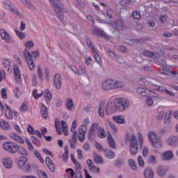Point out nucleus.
I'll use <instances>...</instances> for the list:
<instances>
[{"mask_svg": "<svg viewBox=\"0 0 178 178\" xmlns=\"http://www.w3.org/2000/svg\"><path fill=\"white\" fill-rule=\"evenodd\" d=\"M3 148L10 154H17L19 145L13 142H6L3 145Z\"/></svg>", "mask_w": 178, "mask_h": 178, "instance_id": "6", "label": "nucleus"}, {"mask_svg": "<svg viewBox=\"0 0 178 178\" xmlns=\"http://www.w3.org/2000/svg\"><path fill=\"white\" fill-rule=\"evenodd\" d=\"M65 105H66V108L69 111H72V107L73 106V100L70 98H68L67 99V102L65 103Z\"/></svg>", "mask_w": 178, "mask_h": 178, "instance_id": "46", "label": "nucleus"}, {"mask_svg": "<svg viewBox=\"0 0 178 178\" xmlns=\"http://www.w3.org/2000/svg\"><path fill=\"white\" fill-rule=\"evenodd\" d=\"M68 158H69V148L67 147H65V152L63 154V162H67Z\"/></svg>", "mask_w": 178, "mask_h": 178, "instance_id": "44", "label": "nucleus"}, {"mask_svg": "<svg viewBox=\"0 0 178 178\" xmlns=\"http://www.w3.org/2000/svg\"><path fill=\"white\" fill-rule=\"evenodd\" d=\"M107 54L111 58H118V55H116V54L115 52H113L112 50H111L109 49H107Z\"/></svg>", "mask_w": 178, "mask_h": 178, "instance_id": "58", "label": "nucleus"}, {"mask_svg": "<svg viewBox=\"0 0 178 178\" xmlns=\"http://www.w3.org/2000/svg\"><path fill=\"white\" fill-rule=\"evenodd\" d=\"M2 66L5 67L7 72H9L10 70V61H9V60H4V61L2 63Z\"/></svg>", "mask_w": 178, "mask_h": 178, "instance_id": "45", "label": "nucleus"}, {"mask_svg": "<svg viewBox=\"0 0 178 178\" xmlns=\"http://www.w3.org/2000/svg\"><path fill=\"white\" fill-rule=\"evenodd\" d=\"M6 116L8 119H13V111H12V108L9 106L6 105Z\"/></svg>", "mask_w": 178, "mask_h": 178, "instance_id": "31", "label": "nucleus"}, {"mask_svg": "<svg viewBox=\"0 0 178 178\" xmlns=\"http://www.w3.org/2000/svg\"><path fill=\"white\" fill-rule=\"evenodd\" d=\"M24 55L26 58L30 70H35V64H34V60H33V57L35 59H38V58H40V51L35 50L32 51L31 54L30 51H29V50L25 49L24 51Z\"/></svg>", "mask_w": 178, "mask_h": 178, "instance_id": "1", "label": "nucleus"}, {"mask_svg": "<svg viewBox=\"0 0 178 178\" xmlns=\"http://www.w3.org/2000/svg\"><path fill=\"white\" fill-rule=\"evenodd\" d=\"M106 15L108 17L112 19V17H113V10H112V9L111 8H108L106 11Z\"/></svg>", "mask_w": 178, "mask_h": 178, "instance_id": "63", "label": "nucleus"}, {"mask_svg": "<svg viewBox=\"0 0 178 178\" xmlns=\"http://www.w3.org/2000/svg\"><path fill=\"white\" fill-rule=\"evenodd\" d=\"M18 154H20V155L26 156L29 155V153L27 152V149H24V147H22L18 146L17 152Z\"/></svg>", "mask_w": 178, "mask_h": 178, "instance_id": "43", "label": "nucleus"}, {"mask_svg": "<svg viewBox=\"0 0 178 178\" xmlns=\"http://www.w3.org/2000/svg\"><path fill=\"white\" fill-rule=\"evenodd\" d=\"M44 99L46 102H49L51 99H52V92H51L49 90L46 89L44 90Z\"/></svg>", "mask_w": 178, "mask_h": 178, "instance_id": "37", "label": "nucleus"}, {"mask_svg": "<svg viewBox=\"0 0 178 178\" xmlns=\"http://www.w3.org/2000/svg\"><path fill=\"white\" fill-rule=\"evenodd\" d=\"M92 34L97 35V37H104V38L109 39V35L105 33L104 31L98 27H95L92 31Z\"/></svg>", "mask_w": 178, "mask_h": 178, "instance_id": "16", "label": "nucleus"}, {"mask_svg": "<svg viewBox=\"0 0 178 178\" xmlns=\"http://www.w3.org/2000/svg\"><path fill=\"white\" fill-rule=\"evenodd\" d=\"M86 163L88 165L89 170H90V172H92V173H99V172H101V169L95 166V164H94V162L92 161V160L88 159L86 161Z\"/></svg>", "mask_w": 178, "mask_h": 178, "instance_id": "13", "label": "nucleus"}, {"mask_svg": "<svg viewBox=\"0 0 178 178\" xmlns=\"http://www.w3.org/2000/svg\"><path fill=\"white\" fill-rule=\"evenodd\" d=\"M1 97L3 99H6L8 98V94L6 93V89L2 88L1 90Z\"/></svg>", "mask_w": 178, "mask_h": 178, "instance_id": "61", "label": "nucleus"}, {"mask_svg": "<svg viewBox=\"0 0 178 178\" xmlns=\"http://www.w3.org/2000/svg\"><path fill=\"white\" fill-rule=\"evenodd\" d=\"M132 17H134V19H136V20H138V19H141V15L138 13V11H134L132 13Z\"/></svg>", "mask_w": 178, "mask_h": 178, "instance_id": "56", "label": "nucleus"}, {"mask_svg": "<svg viewBox=\"0 0 178 178\" xmlns=\"http://www.w3.org/2000/svg\"><path fill=\"white\" fill-rule=\"evenodd\" d=\"M3 164L7 169H12L13 166V161H12V159L10 157H6L3 159Z\"/></svg>", "mask_w": 178, "mask_h": 178, "instance_id": "22", "label": "nucleus"}, {"mask_svg": "<svg viewBox=\"0 0 178 178\" xmlns=\"http://www.w3.org/2000/svg\"><path fill=\"white\" fill-rule=\"evenodd\" d=\"M138 137L140 145V147H143L144 145V140L143 139V134L141 133H138Z\"/></svg>", "mask_w": 178, "mask_h": 178, "instance_id": "59", "label": "nucleus"}, {"mask_svg": "<svg viewBox=\"0 0 178 178\" xmlns=\"http://www.w3.org/2000/svg\"><path fill=\"white\" fill-rule=\"evenodd\" d=\"M104 154L106 158L108 159H113L115 158V152L111 150H104Z\"/></svg>", "mask_w": 178, "mask_h": 178, "instance_id": "42", "label": "nucleus"}, {"mask_svg": "<svg viewBox=\"0 0 178 178\" xmlns=\"http://www.w3.org/2000/svg\"><path fill=\"white\" fill-rule=\"evenodd\" d=\"M23 3L26 6V8L31 9V10H35V6L33 5V3H31V0H24Z\"/></svg>", "mask_w": 178, "mask_h": 178, "instance_id": "39", "label": "nucleus"}, {"mask_svg": "<svg viewBox=\"0 0 178 178\" xmlns=\"http://www.w3.org/2000/svg\"><path fill=\"white\" fill-rule=\"evenodd\" d=\"M87 126L81 125V127L79 129V135L78 140L81 141V143H84L86 140V131L87 130Z\"/></svg>", "mask_w": 178, "mask_h": 178, "instance_id": "14", "label": "nucleus"}, {"mask_svg": "<svg viewBox=\"0 0 178 178\" xmlns=\"http://www.w3.org/2000/svg\"><path fill=\"white\" fill-rule=\"evenodd\" d=\"M97 136L99 138H106V132L105 131V129L102 127L98 130Z\"/></svg>", "mask_w": 178, "mask_h": 178, "instance_id": "38", "label": "nucleus"}, {"mask_svg": "<svg viewBox=\"0 0 178 178\" xmlns=\"http://www.w3.org/2000/svg\"><path fill=\"white\" fill-rule=\"evenodd\" d=\"M102 88L103 91H111V85L109 82V79H107L104 81H103L102 84Z\"/></svg>", "mask_w": 178, "mask_h": 178, "instance_id": "28", "label": "nucleus"}, {"mask_svg": "<svg viewBox=\"0 0 178 178\" xmlns=\"http://www.w3.org/2000/svg\"><path fill=\"white\" fill-rule=\"evenodd\" d=\"M9 136L10 138H12V140L17 141V143H19V144H24V140H23V138L17 135V134L13 132V133H10Z\"/></svg>", "mask_w": 178, "mask_h": 178, "instance_id": "19", "label": "nucleus"}, {"mask_svg": "<svg viewBox=\"0 0 178 178\" xmlns=\"http://www.w3.org/2000/svg\"><path fill=\"white\" fill-rule=\"evenodd\" d=\"M34 155L35 156H36V158L38 159V161H40V162H41V163H44V159H42V157L41 156V154H40V153L37 151L34 152Z\"/></svg>", "mask_w": 178, "mask_h": 178, "instance_id": "54", "label": "nucleus"}, {"mask_svg": "<svg viewBox=\"0 0 178 178\" xmlns=\"http://www.w3.org/2000/svg\"><path fill=\"white\" fill-rule=\"evenodd\" d=\"M83 149L85 151H90V149H91V145H90V143L86 142L85 143H83Z\"/></svg>", "mask_w": 178, "mask_h": 178, "instance_id": "60", "label": "nucleus"}, {"mask_svg": "<svg viewBox=\"0 0 178 178\" xmlns=\"http://www.w3.org/2000/svg\"><path fill=\"white\" fill-rule=\"evenodd\" d=\"M13 72H14L15 81H17V83H22V76L20 75V70H19V67H17V65L14 66Z\"/></svg>", "mask_w": 178, "mask_h": 178, "instance_id": "18", "label": "nucleus"}, {"mask_svg": "<svg viewBox=\"0 0 178 178\" xmlns=\"http://www.w3.org/2000/svg\"><path fill=\"white\" fill-rule=\"evenodd\" d=\"M138 162L142 168H144V160L143 159V156H138Z\"/></svg>", "mask_w": 178, "mask_h": 178, "instance_id": "64", "label": "nucleus"}, {"mask_svg": "<svg viewBox=\"0 0 178 178\" xmlns=\"http://www.w3.org/2000/svg\"><path fill=\"white\" fill-rule=\"evenodd\" d=\"M104 106H105L104 105V104H99V116H101V118L105 117V114H104Z\"/></svg>", "mask_w": 178, "mask_h": 178, "instance_id": "49", "label": "nucleus"}, {"mask_svg": "<svg viewBox=\"0 0 178 178\" xmlns=\"http://www.w3.org/2000/svg\"><path fill=\"white\" fill-rule=\"evenodd\" d=\"M27 161L28 159L26 156H22L19 158L17 161V167L19 169H24V166H26V163H27Z\"/></svg>", "mask_w": 178, "mask_h": 178, "instance_id": "20", "label": "nucleus"}, {"mask_svg": "<svg viewBox=\"0 0 178 178\" xmlns=\"http://www.w3.org/2000/svg\"><path fill=\"white\" fill-rule=\"evenodd\" d=\"M107 140L108 141V145L111 148H116V143H115V140H113V138L111 134H108Z\"/></svg>", "mask_w": 178, "mask_h": 178, "instance_id": "32", "label": "nucleus"}, {"mask_svg": "<svg viewBox=\"0 0 178 178\" xmlns=\"http://www.w3.org/2000/svg\"><path fill=\"white\" fill-rule=\"evenodd\" d=\"M108 81L110 83L111 90H116L117 88H122L124 86V83L122 81H119L118 80L108 79Z\"/></svg>", "mask_w": 178, "mask_h": 178, "instance_id": "11", "label": "nucleus"}, {"mask_svg": "<svg viewBox=\"0 0 178 178\" xmlns=\"http://www.w3.org/2000/svg\"><path fill=\"white\" fill-rule=\"evenodd\" d=\"M167 143L171 147H176V145H177L178 144L177 136H171L168 138V139L167 140Z\"/></svg>", "mask_w": 178, "mask_h": 178, "instance_id": "23", "label": "nucleus"}, {"mask_svg": "<svg viewBox=\"0 0 178 178\" xmlns=\"http://www.w3.org/2000/svg\"><path fill=\"white\" fill-rule=\"evenodd\" d=\"M113 120H114V122H115V123H118V124H124V123H126L123 115L113 116Z\"/></svg>", "mask_w": 178, "mask_h": 178, "instance_id": "27", "label": "nucleus"}, {"mask_svg": "<svg viewBox=\"0 0 178 178\" xmlns=\"http://www.w3.org/2000/svg\"><path fill=\"white\" fill-rule=\"evenodd\" d=\"M101 129V126L98 123H93L88 131L89 138H94L98 134V131Z\"/></svg>", "mask_w": 178, "mask_h": 178, "instance_id": "9", "label": "nucleus"}, {"mask_svg": "<svg viewBox=\"0 0 178 178\" xmlns=\"http://www.w3.org/2000/svg\"><path fill=\"white\" fill-rule=\"evenodd\" d=\"M25 142L28 145V148H29V151H34V147L33 146V145L31 144V142H30L29 138H26Z\"/></svg>", "mask_w": 178, "mask_h": 178, "instance_id": "51", "label": "nucleus"}, {"mask_svg": "<svg viewBox=\"0 0 178 178\" xmlns=\"http://www.w3.org/2000/svg\"><path fill=\"white\" fill-rule=\"evenodd\" d=\"M147 98H156V99H161V97L156 93V92H154L149 89V93L147 95Z\"/></svg>", "mask_w": 178, "mask_h": 178, "instance_id": "40", "label": "nucleus"}, {"mask_svg": "<svg viewBox=\"0 0 178 178\" xmlns=\"http://www.w3.org/2000/svg\"><path fill=\"white\" fill-rule=\"evenodd\" d=\"M76 74H86V69L83 66H79Z\"/></svg>", "mask_w": 178, "mask_h": 178, "instance_id": "53", "label": "nucleus"}, {"mask_svg": "<svg viewBox=\"0 0 178 178\" xmlns=\"http://www.w3.org/2000/svg\"><path fill=\"white\" fill-rule=\"evenodd\" d=\"M3 6L5 9H7V10H10L16 16H20V12H19V10L16 8V6L13 4V3L10 2L9 0H5L3 2Z\"/></svg>", "mask_w": 178, "mask_h": 178, "instance_id": "8", "label": "nucleus"}, {"mask_svg": "<svg viewBox=\"0 0 178 178\" xmlns=\"http://www.w3.org/2000/svg\"><path fill=\"white\" fill-rule=\"evenodd\" d=\"M40 109L42 117L44 119H47L48 118V108L45 107L44 104H41Z\"/></svg>", "mask_w": 178, "mask_h": 178, "instance_id": "34", "label": "nucleus"}, {"mask_svg": "<svg viewBox=\"0 0 178 178\" xmlns=\"http://www.w3.org/2000/svg\"><path fill=\"white\" fill-rule=\"evenodd\" d=\"M148 138L154 148H161L162 147V141L158 138V135L154 131H151L148 134Z\"/></svg>", "mask_w": 178, "mask_h": 178, "instance_id": "5", "label": "nucleus"}, {"mask_svg": "<svg viewBox=\"0 0 178 178\" xmlns=\"http://www.w3.org/2000/svg\"><path fill=\"white\" fill-rule=\"evenodd\" d=\"M157 175L160 176V177H165L166 175V168L163 166H159L157 168Z\"/></svg>", "mask_w": 178, "mask_h": 178, "instance_id": "29", "label": "nucleus"}, {"mask_svg": "<svg viewBox=\"0 0 178 178\" xmlns=\"http://www.w3.org/2000/svg\"><path fill=\"white\" fill-rule=\"evenodd\" d=\"M93 159H94V162H95V163H104V159H102V157H101V156L98 155L95 152L93 153Z\"/></svg>", "mask_w": 178, "mask_h": 178, "instance_id": "36", "label": "nucleus"}, {"mask_svg": "<svg viewBox=\"0 0 178 178\" xmlns=\"http://www.w3.org/2000/svg\"><path fill=\"white\" fill-rule=\"evenodd\" d=\"M92 49L94 51V58L96 62H97L98 65H102V60H101V56L97 52V49L94 47H92Z\"/></svg>", "mask_w": 178, "mask_h": 178, "instance_id": "33", "label": "nucleus"}, {"mask_svg": "<svg viewBox=\"0 0 178 178\" xmlns=\"http://www.w3.org/2000/svg\"><path fill=\"white\" fill-rule=\"evenodd\" d=\"M33 95L35 98V99H38L40 97H42V92L40 94H37V89H35L33 92Z\"/></svg>", "mask_w": 178, "mask_h": 178, "instance_id": "62", "label": "nucleus"}, {"mask_svg": "<svg viewBox=\"0 0 178 178\" xmlns=\"http://www.w3.org/2000/svg\"><path fill=\"white\" fill-rule=\"evenodd\" d=\"M127 141L130 143V153L131 155H136L138 152V143H137V138L136 136L131 135L127 138Z\"/></svg>", "mask_w": 178, "mask_h": 178, "instance_id": "3", "label": "nucleus"}, {"mask_svg": "<svg viewBox=\"0 0 178 178\" xmlns=\"http://www.w3.org/2000/svg\"><path fill=\"white\" fill-rule=\"evenodd\" d=\"M160 73L161 74H169V73H170V69L168 68V67H163L162 69L160 70Z\"/></svg>", "mask_w": 178, "mask_h": 178, "instance_id": "50", "label": "nucleus"}, {"mask_svg": "<svg viewBox=\"0 0 178 178\" xmlns=\"http://www.w3.org/2000/svg\"><path fill=\"white\" fill-rule=\"evenodd\" d=\"M144 56H149V58H153V59H155V58H158L159 56V54L158 53H152L148 50H145L143 52Z\"/></svg>", "mask_w": 178, "mask_h": 178, "instance_id": "30", "label": "nucleus"}, {"mask_svg": "<svg viewBox=\"0 0 178 178\" xmlns=\"http://www.w3.org/2000/svg\"><path fill=\"white\" fill-rule=\"evenodd\" d=\"M25 47L28 49H31V48H33V47H34V42H33V41H31V40H29L28 42H26L25 43Z\"/></svg>", "mask_w": 178, "mask_h": 178, "instance_id": "52", "label": "nucleus"}, {"mask_svg": "<svg viewBox=\"0 0 178 178\" xmlns=\"http://www.w3.org/2000/svg\"><path fill=\"white\" fill-rule=\"evenodd\" d=\"M15 33L17 34V37H19V38H20L21 40H23V38H24L26 37L24 33L17 31V29H15Z\"/></svg>", "mask_w": 178, "mask_h": 178, "instance_id": "57", "label": "nucleus"}, {"mask_svg": "<svg viewBox=\"0 0 178 178\" xmlns=\"http://www.w3.org/2000/svg\"><path fill=\"white\" fill-rule=\"evenodd\" d=\"M137 92L142 97H148V94L149 92V89L147 88H138L137 89Z\"/></svg>", "mask_w": 178, "mask_h": 178, "instance_id": "24", "label": "nucleus"}, {"mask_svg": "<svg viewBox=\"0 0 178 178\" xmlns=\"http://www.w3.org/2000/svg\"><path fill=\"white\" fill-rule=\"evenodd\" d=\"M116 109H118L116 103L108 102L106 106V113H107V115H112V113L116 112Z\"/></svg>", "mask_w": 178, "mask_h": 178, "instance_id": "12", "label": "nucleus"}, {"mask_svg": "<svg viewBox=\"0 0 178 178\" xmlns=\"http://www.w3.org/2000/svg\"><path fill=\"white\" fill-rule=\"evenodd\" d=\"M38 175L40 178H48V175H47V173L42 170H39L38 172Z\"/></svg>", "mask_w": 178, "mask_h": 178, "instance_id": "55", "label": "nucleus"}, {"mask_svg": "<svg viewBox=\"0 0 178 178\" xmlns=\"http://www.w3.org/2000/svg\"><path fill=\"white\" fill-rule=\"evenodd\" d=\"M54 84L57 90L62 87V76L59 74H56L54 79Z\"/></svg>", "mask_w": 178, "mask_h": 178, "instance_id": "17", "label": "nucleus"}, {"mask_svg": "<svg viewBox=\"0 0 178 178\" xmlns=\"http://www.w3.org/2000/svg\"><path fill=\"white\" fill-rule=\"evenodd\" d=\"M129 165L130 168L132 169V170H137V165H136V161H134L132 159H130L129 160Z\"/></svg>", "mask_w": 178, "mask_h": 178, "instance_id": "47", "label": "nucleus"}, {"mask_svg": "<svg viewBox=\"0 0 178 178\" xmlns=\"http://www.w3.org/2000/svg\"><path fill=\"white\" fill-rule=\"evenodd\" d=\"M116 106L117 109L120 111V112H122V111H125L129 108V106L130 105V101L127 99L124 98H120L117 100Z\"/></svg>", "mask_w": 178, "mask_h": 178, "instance_id": "7", "label": "nucleus"}, {"mask_svg": "<svg viewBox=\"0 0 178 178\" xmlns=\"http://www.w3.org/2000/svg\"><path fill=\"white\" fill-rule=\"evenodd\" d=\"M173 158V152L168 150L161 154L162 161H170Z\"/></svg>", "mask_w": 178, "mask_h": 178, "instance_id": "21", "label": "nucleus"}, {"mask_svg": "<svg viewBox=\"0 0 178 178\" xmlns=\"http://www.w3.org/2000/svg\"><path fill=\"white\" fill-rule=\"evenodd\" d=\"M108 123L113 133H118V127L111 121H108Z\"/></svg>", "mask_w": 178, "mask_h": 178, "instance_id": "48", "label": "nucleus"}, {"mask_svg": "<svg viewBox=\"0 0 178 178\" xmlns=\"http://www.w3.org/2000/svg\"><path fill=\"white\" fill-rule=\"evenodd\" d=\"M0 35L1 37V40L6 41L8 44H13L15 40L12 39V36L5 31V29H0Z\"/></svg>", "mask_w": 178, "mask_h": 178, "instance_id": "10", "label": "nucleus"}, {"mask_svg": "<svg viewBox=\"0 0 178 178\" xmlns=\"http://www.w3.org/2000/svg\"><path fill=\"white\" fill-rule=\"evenodd\" d=\"M45 163L51 172H55V165L54 164V161L51 160V158L46 157Z\"/></svg>", "mask_w": 178, "mask_h": 178, "instance_id": "25", "label": "nucleus"}, {"mask_svg": "<svg viewBox=\"0 0 178 178\" xmlns=\"http://www.w3.org/2000/svg\"><path fill=\"white\" fill-rule=\"evenodd\" d=\"M76 127H77V121L74 120L71 128V132L73 133V134L72 138L69 140L70 147L72 148V149L76 148V144H77V131H76Z\"/></svg>", "mask_w": 178, "mask_h": 178, "instance_id": "4", "label": "nucleus"}, {"mask_svg": "<svg viewBox=\"0 0 178 178\" xmlns=\"http://www.w3.org/2000/svg\"><path fill=\"white\" fill-rule=\"evenodd\" d=\"M172 113H173V111H170L165 113V119H164V123L165 124H169V122L172 120V118H171Z\"/></svg>", "mask_w": 178, "mask_h": 178, "instance_id": "35", "label": "nucleus"}, {"mask_svg": "<svg viewBox=\"0 0 178 178\" xmlns=\"http://www.w3.org/2000/svg\"><path fill=\"white\" fill-rule=\"evenodd\" d=\"M112 27L114 28L115 30H118L119 31H123V30H126V29H127L126 24L122 21L114 22Z\"/></svg>", "mask_w": 178, "mask_h": 178, "instance_id": "15", "label": "nucleus"}, {"mask_svg": "<svg viewBox=\"0 0 178 178\" xmlns=\"http://www.w3.org/2000/svg\"><path fill=\"white\" fill-rule=\"evenodd\" d=\"M145 178H154V170L151 167H147L144 172Z\"/></svg>", "mask_w": 178, "mask_h": 178, "instance_id": "26", "label": "nucleus"}, {"mask_svg": "<svg viewBox=\"0 0 178 178\" xmlns=\"http://www.w3.org/2000/svg\"><path fill=\"white\" fill-rule=\"evenodd\" d=\"M55 12L58 14V19L63 23V4L59 0H49Z\"/></svg>", "mask_w": 178, "mask_h": 178, "instance_id": "2", "label": "nucleus"}, {"mask_svg": "<svg viewBox=\"0 0 178 178\" xmlns=\"http://www.w3.org/2000/svg\"><path fill=\"white\" fill-rule=\"evenodd\" d=\"M0 126L3 130H9V129H10V124L5 120H2L0 122Z\"/></svg>", "mask_w": 178, "mask_h": 178, "instance_id": "41", "label": "nucleus"}]
</instances>
